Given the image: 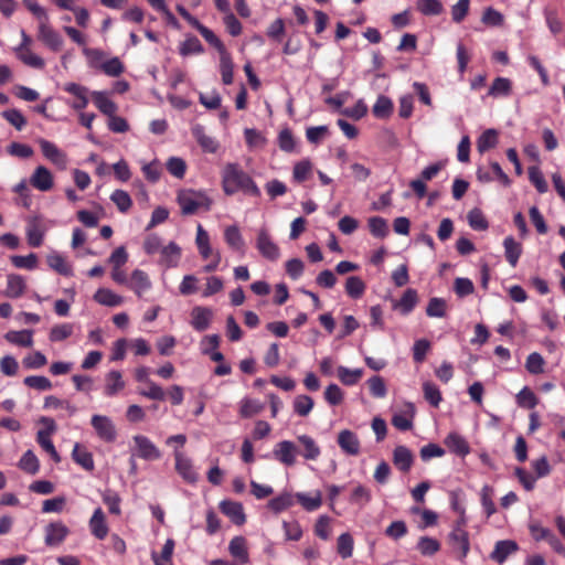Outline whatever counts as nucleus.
Here are the masks:
<instances>
[{
    "label": "nucleus",
    "mask_w": 565,
    "mask_h": 565,
    "mask_svg": "<svg viewBox=\"0 0 565 565\" xmlns=\"http://www.w3.org/2000/svg\"><path fill=\"white\" fill-rule=\"evenodd\" d=\"M298 441L303 447L302 457L307 460H317L321 455V449L316 440L309 435H300Z\"/></svg>",
    "instance_id": "obj_27"
},
{
    "label": "nucleus",
    "mask_w": 565,
    "mask_h": 565,
    "mask_svg": "<svg viewBox=\"0 0 565 565\" xmlns=\"http://www.w3.org/2000/svg\"><path fill=\"white\" fill-rule=\"evenodd\" d=\"M518 550L519 546L516 542L512 540L498 541L490 554V558L499 564H502L511 554L515 553Z\"/></svg>",
    "instance_id": "obj_16"
},
{
    "label": "nucleus",
    "mask_w": 565,
    "mask_h": 565,
    "mask_svg": "<svg viewBox=\"0 0 565 565\" xmlns=\"http://www.w3.org/2000/svg\"><path fill=\"white\" fill-rule=\"evenodd\" d=\"M220 510L236 525H242L246 521L243 505L239 502L223 500L220 503Z\"/></svg>",
    "instance_id": "obj_17"
},
{
    "label": "nucleus",
    "mask_w": 565,
    "mask_h": 565,
    "mask_svg": "<svg viewBox=\"0 0 565 565\" xmlns=\"http://www.w3.org/2000/svg\"><path fill=\"white\" fill-rule=\"evenodd\" d=\"M174 550V541L172 539H168L162 547L161 554L157 555L152 553V559L156 565H173L171 563V557Z\"/></svg>",
    "instance_id": "obj_51"
},
{
    "label": "nucleus",
    "mask_w": 565,
    "mask_h": 565,
    "mask_svg": "<svg viewBox=\"0 0 565 565\" xmlns=\"http://www.w3.org/2000/svg\"><path fill=\"white\" fill-rule=\"evenodd\" d=\"M193 135L203 151L209 153H214L217 151L218 143L212 137L205 135L203 127H195L193 129Z\"/></svg>",
    "instance_id": "obj_38"
},
{
    "label": "nucleus",
    "mask_w": 565,
    "mask_h": 565,
    "mask_svg": "<svg viewBox=\"0 0 565 565\" xmlns=\"http://www.w3.org/2000/svg\"><path fill=\"white\" fill-rule=\"evenodd\" d=\"M445 445L450 452L459 457H466L470 452V446L468 441L458 433H450L445 438Z\"/></svg>",
    "instance_id": "obj_20"
},
{
    "label": "nucleus",
    "mask_w": 565,
    "mask_h": 565,
    "mask_svg": "<svg viewBox=\"0 0 565 565\" xmlns=\"http://www.w3.org/2000/svg\"><path fill=\"white\" fill-rule=\"evenodd\" d=\"M175 458V470L184 479V481L189 483H194L198 481V473L192 466V461L184 457L183 454L177 451L174 454Z\"/></svg>",
    "instance_id": "obj_15"
},
{
    "label": "nucleus",
    "mask_w": 565,
    "mask_h": 565,
    "mask_svg": "<svg viewBox=\"0 0 565 565\" xmlns=\"http://www.w3.org/2000/svg\"><path fill=\"white\" fill-rule=\"evenodd\" d=\"M468 223L476 231H486L489 227L488 221L479 209H472L468 213Z\"/></svg>",
    "instance_id": "obj_62"
},
{
    "label": "nucleus",
    "mask_w": 565,
    "mask_h": 565,
    "mask_svg": "<svg viewBox=\"0 0 565 565\" xmlns=\"http://www.w3.org/2000/svg\"><path fill=\"white\" fill-rule=\"evenodd\" d=\"M362 370H350L345 366L338 367V377L347 386L355 385L362 377Z\"/></svg>",
    "instance_id": "obj_49"
},
{
    "label": "nucleus",
    "mask_w": 565,
    "mask_h": 565,
    "mask_svg": "<svg viewBox=\"0 0 565 565\" xmlns=\"http://www.w3.org/2000/svg\"><path fill=\"white\" fill-rule=\"evenodd\" d=\"M265 408V405L257 399L244 398L241 402L239 414L243 418H249L259 414Z\"/></svg>",
    "instance_id": "obj_44"
},
{
    "label": "nucleus",
    "mask_w": 565,
    "mask_h": 565,
    "mask_svg": "<svg viewBox=\"0 0 565 565\" xmlns=\"http://www.w3.org/2000/svg\"><path fill=\"white\" fill-rule=\"evenodd\" d=\"M214 312L209 307L195 306L191 310V326L194 330L202 332L206 330L213 319Z\"/></svg>",
    "instance_id": "obj_10"
},
{
    "label": "nucleus",
    "mask_w": 565,
    "mask_h": 565,
    "mask_svg": "<svg viewBox=\"0 0 565 565\" xmlns=\"http://www.w3.org/2000/svg\"><path fill=\"white\" fill-rule=\"evenodd\" d=\"M504 255L508 263L515 267L522 254V245L518 243L512 236H508L503 241Z\"/></svg>",
    "instance_id": "obj_28"
},
{
    "label": "nucleus",
    "mask_w": 565,
    "mask_h": 565,
    "mask_svg": "<svg viewBox=\"0 0 565 565\" xmlns=\"http://www.w3.org/2000/svg\"><path fill=\"white\" fill-rule=\"evenodd\" d=\"M345 291L351 298L359 299L365 291V284L360 277L351 276L347 279Z\"/></svg>",
    "instance_id": "obj_47"
},
{
    "label": "nucleus",
    "mask_w": 565,
    "mask_h": 565,
    "mask_svg": "<svg viewBox=\"0 0 565 565\" xmlns=\"http://www.w3.org/2000/svg\"><path fill=\"white\" fill-rule=\"evenodd\" d=\"M369 228L373 236L383 238L388 234L387 222L381 216H372L369 218Z\"/></svg>",
    "instance_id": "obj_57"
},
{
    "label": "nucleus",
    "mask_w": 565,
    "mask_h": 565,
    "mask_svg": "<svg viewBox=\"0 0 565 565\" xmlns=\"http://www.w3.org/2000/svg\"><path fill=\"white\" fill-rule=\"evenodd\" d=\"M104 394L108 397L117 395L125 387V381L119 371L113 370L106 375Z\"/></svg>",
    "instance_id": "obj_25"
},
{
    "label": "nucleus",
    "mask_w": 565,
    "mask_h": 565,
    "mask_svg": "<svg viewBox=\"0 0 565 565\" xmlns=\"http://www.w3.org/2000/svg\"><path fill=\"white\" fill-rule=\"evenodd\" d=\"M516 403L522 408L533 409L539 404V398L530 387L524 386L516 394Z\"/></svg>",
    "instance_id": "obj_45"
},
{
    "label": "nucleus",
    "mask_w": 565,
    "mask_h": 565,
    "mask_svg": "<svg viewBox=\"0 0 565 565\" xmlns=\"http://www.w3.org/2000/svg\"><path fill=\"white\" fill-rule=\"evenodd\" d=\"M371 499L372 494L370 489L362 484L355 487L350 497V501L354 504L360 505L361 508L367 504L371 501Z\"/></svg>",
    "instance_id": "obj_64"
},
{
    "label": "nucleus",
    "mask_w": 565,
    "mask_h": 565,
    "mask_svg": "<svg viewBox=\"0 0 565 565\" xmlns=\"http://www.w3.org/2000/svg\"><path fill=\"white\" fill-rule=\"evenodd\" d=\"M222 189L223 192L231 196L237 192L245 195L259 198L260 189L253 178L245 172L237 163H227L222 170Z\"/></svg>",
    "instance_id": "obj_1"
},
{
    "label": "nucleus",
    "mask_w": 565,
    "mask_h": 565,
    "mask_svg": "<svg viewBox=\"0 0 565 565\" xmlns=\"http://www.w3.org/2000/svg\"><path fill=\"white\" fill-rule=\"evenodd\" d=\"M447 303L445 299L434 297L428 301L426 315L430 318H443L446 316Z\"/></svg>",
    "instance_id": "obj_53"
},
{
    "label": "nucleus",
    "mask_w": 565,
    "mask_h": 565,
    "mask_svg": "<svg viewBox=\"0 0 565 565\" xmlns=\"http://www.w3.org/2000/svg\"><path fill=\"white\" fill-rule=\"evenodd\" d=\"M498 143V132L494 129H487L481 134V136L477 140V149L480 153H483L492 148H494Z\"/></svg>",
    "instance_id": "obj_43"
},
{
    "label": "nucleus",
    "mask_w": 565,
    "mask_h": 565,
    "mask_svg": "<svg viewBox=\"0 0 565 565\" xmlns=\"http://www.w3.org/2000/svg\"><path fill=\"white\" fill-rule=\"evenodd\" d=\"M313 405V399L308 395H298L294 399V411L301 417L308 416L312 411Z\"/></svg>",
    "instance_id": "obj_48"
},
{
    "label": "nucleus",
    "mask_w": 565,
    "mask_h": 565,
    "mask_svg": "<svg viewBox=\"0 0 565 565\" xmlns=\"http://www.w3.org/2000/svg\"><path fill=\"white\" fill-rule=\"evenodd\" d=\"M447 543L451 547V552L459 559L467 557L470 551L469 533L460 529H452L448 534Z\"/></svg>",
    "instance_id": "obj_3"
},
{
    "label": "nucleus",
    "mask_w": 565,
    "mask_h": 565,
    "mask_svg": "<svg viewBox=\"0 0 565 565\" xmlns=\"http://www.w3.org/2000/svg\"><path fill=\"white\" fill-rule=\"evenodd\" d=\"M41 422L47 425V429H41L38 431L36 441L46 452L51 455L55 462H60L61 457L51 440V434L54 429V420L52 418L43 417Z\"/></svg>",
    "instance_id": "obj_8"
},
{
    "label": "nucleus",
    "mask_w": 565,
    "mask_h": 565,
    "mask_svg": "<svg viewBox=\"0 0 565 565\" xmlns=\"http://www.w3.org/2000/svg\"><path fill=\"white\" fill-rule=\"evenodd\" d=\"M72 457L73 460L85 470L92 471L94 469V460L92 454L88 452L85 448L81 447L78 444L74 446Z\"/></svg>",
    "instance_id": "obj_39"
},
{
    "label": "nucleus",
    "mask_w": 565,
    "mask_h": 565,
    "mask_svg": "<svg viewBox=\"0 0 565 565\" xmlns=\"http://www.w3.org/2000/svg\"><path fill=\"white\" fill-rule=\"evenodd\" d=\"M393 463L399 471L406 473L414 463V455L406 446H396L393 451Z\"/></svg>",
    "instance_id": "obj_18"
},
{
    "label": "nucleus",
    "mask_w": 565,
    "mask_h": 565,
    "mask_svg": "<svg viewBox=\"0 0 565 565\" xmlns=\"http://www.w3.org/2000/svg\"><path fill=\"white\" fill-rule=\"evenodd\" d=\"M90 425L102 440L106 443L115 441L117 431L113 420L109 417L104 415H93L90 418Z\"/></svg>",
    "instance_id": "obj_7"
},
{
    "label": "nucleus",
    "mask_w": 565,
    "mask_h": 565,
    "mask_svg": "<svg viewBox=\"0 0 565 565\" xmlns=\"http://www.w3.org/2000/svg\"><path fill=\"white\" fill-rule=\"evenodd\" d=\"M68 527L62 522H52L45 527V544L56 546L68 535Z\"/></svg>",
    "instance_id": "obj_14"
},
{
    "label": "nucleus",
    "mask_w": 565,
    "mask_h": 565,
    "mask_svg": "<svg viewBox=\"0 0 565 565\" xmlns=\"http://www.w3.org/2000/svg\"><path fill=\"white\" fill-rule=\"evenodd\" d=\"M195 241H196V245H198L201 256L204 259L209 258L212 254V249L210 246V237L201 224L198 225V233H196Z\"/></svg>",
    "instance_id": "obj_56"
},
{
    "label": "nucleus",
    "mask_w": 565,
    "mask_h": 565,
    "mask_svg": "<svg viewBox=\"0 0 565 565\" xmlns=\"http://www.w3.org/2000/svg\"><path fill=\"white\" fill-rule=\"evenodd\" d=\"M64 90L75 97L72 107L76 110H82L88 105V89L76 83H67L64 86Z\"/></svg>",
    "instance_id": "obj_22"
},
{
    "label": "nucleus",
    "mask_w": 565,
    "mask_h": 565,
    "mask_svg": "<svg viewBox=\"0 0 565 565\" xmlns=\"http://www.w3.org/2000/svg\"><path fill=\"white\" fill-rule=\"evenodd\" d=\"M26 288L24 278L21 275L10 274L7 277V288L4 296L8 298H20Z\"/></svg>",
    "instance_id": "obj_23"
},
{
    "label": "nucleus",
    "mask_w": 565,
    "mask_h": 565,
    "mask_svg": "<svg viewBox=\"0 0 565 565\" xmlns=\"http://www.w3.org/2000/svg\"><path fill=\"white\" fill-rule=\"evenodd\" d=\"M353 537L350 533H343L338 537L337 551L342 558H349L353 553Z\"/></svg>",
    "instance_id": "obj_54"
},
{
    "label": "nucleus",
    "mask_w": 565,
    "mask_h": 565,
    "mask_svg": "<svg viewBox=\"0 0 565 565\" xmlns=\"http://www.w3.org/2000/svg\"><path fill=\"white\" fill-rule=\"evenodd\" d=\"M233 70L234 63L230 53L227 52L220 55V72L224 85H231L233 83Z\"/></svg>",
    "instance_id": "obj_41"
},
{
    "label": "nucleus",
    "mask_w": 565,
    "mask_h": 565,
    "mask_svg": "<svg viewBox=\"0 0 565 565\" xmlns=\"http://www.w3.org/2000/svg\"><path fill=\"white\" fill-rule=\"evenodd\" d=\"M256 248L264 258L270 262H276L280 257V249L266 228L258 232Z\"/></svg>",
    "instance_id": "obj_5"
},
{
    "label": "nucleus",
    "mask_w": 565,
    "mask_h": 565,
    "mask_svg": "<svg viewBox=\"0 0 565 565\" xmlns=\"http://www.w3.org/2000/svg\"><path fill=\"white\" fill-rule=\"evenodd\" d=\"M89 529L92 534L98 539L104 540L108 534V526L106 523V518L100 508H97L90 520H89Z\"/></svg>",
    "instance_id": "obj_21"
},
{
    "label": "nucleus",
    "mask_w": 565,
    "mask_h": 565,
    "mask_svg": "<svg viewBox=\"0 0 565 565\" xmlns=\"http://www.w3.org/2000/svg\"><path fill=\"white\" fill-rule=\"evenodd\" d=\"M10 260L17 268L32 270L38 266V256L34 253H31L26 256L13 255L11 256Z\"/></svg>",
    "instance_id": "obj_60"
},
{
    "label": "nucleus",
    "mask_w": 565,
    "mask_h": 565,
    "mask_svg": "<svg viewBox=\"0 0 565 565\" xmlns=\"http://www.w3.org/2000/svg\"><path fill=\"white\" fill-rule=\"evenodd\" d=\"M47 265L60 275L71 276L73 274L71 265L66 262L65 257L58 253H53L47 256Z\"/></svg>",
    "instance_id": "obj_35"
},
{
    "label": "nucleus",
    "mask_w": 565,
    "mask_h": 565,
    "mask_svg": "<svg viewBox=\"0 0 565 565\" xmlns=\"http://www.w3.org/2000/svg\"><path fill=\"white\" fill-rule=\"evenodd\" d=\"M38 39L53 52H58L63 47V38L50 25L49 21L39 23Z\"/></svg>",
    "instance_id": "obj_6"
},
{
    "label": "nucleus",
    "mask_w": 565,
    "mask_h": 565,
    "mask_svg": "<svg viewBox=\"0 0 565 565\" xmlns=\"http://www.w3.org/2000/svg\"><path fill=\"white\" fill-rule=\"evenodd\" d=\"M394 106L390 97L380 95L373 105L372 113L379 119H386L393 113Z\"/></svg>",
    "instance_id": "obj_30"
},
{
    "label": "nucleus",
    "mask_w": 565,
    "mask_h": 565,
    "mask_svg": "<svg viewBox=\"0 0 565 565\" xmlns=\"http://www.w3.org/2000/svg\"><path fill=\"white\" fill-rule=\"evenodd\" d=\"M441 544L437 539L420 536L416 548L423 556H434L440 551Z\"/></svg>",
    "instance_id": "obj_32"
},
{
    "label": "nucleus",
    "mask_w": 565,
    "mask_h": 565,
    "mask_svg": "<svg viewBox=\"0 0 565 565\" xmlns=\"http://www.w3.org/2000/svg\"><path fill=\"white\" fill-rule=\"evenodd\" d=\"M40 147H41V151H42L43 156L47 160H50L53 164H55L62 169L66 167V163H67L66 154L61 149H58L55 143H53L49 140L42 139V140H40Z\"/></svg>",
    "instance_id": "obj_13"
},
{
    "label": "nucleus",
    "mask_w": 565,
    "mask_h": 565,
    "mask_svg": "<svg viewBox=\"0 0 565 565\" xmlns=\"http://www.w3.org/2000/svg\"><path fill=\"white\" fill-rule=\"evenodd\" d=\"M512 92V82L507 77H497L492 82L488 95L492 97H507Z\"/></svg>",
    "instance_id": "obj_34"
},
{
    "label": "nucleus",
    "mask_w": 565,
    "mask_h": 565,
    "mask_svg": "<svg viewBox=\"0 0 565 565\" xmlns=\"http://www.w3.org/2000/svg\"><path fill=\"white\" fill-rule=\"evenodd\" d=\"M296 455L297 447L290 440L279 441L273 449L274 458L287 467H291L296 463Z\"/></svg>",
    "instance_id": "obj_9"
},
{
    "label": "nucleus",
    "mask_w": 565,
    "mask_h": 565,
    "mask_svg": "<svg viewBox=\"0 0 565 565\" xmlns=\"http://www.w3.org/2000/svg\"><path fill=\"white\" fill-rule=\"evenodd\" d=\"M99 68L104 74L111 77H118L125 71V66L118 57H111L110 60L100 63Z\"/></svg>",
    "instance_id": "obj_52"
},
{
    "label": "nucleus",
    "mask_w": 565,
    "mask_h": 565,
    "mask_svg": "<svg viewBox=\"0 0 565 565\" xmlns=\"http://www.w3.org/2000/svg\"><path fill=\"white\" fill-rule=\"evenodd\" d=\"M1 115L19 131L22 130L26 125V119L19 109H8L4 110Z\"/></svg>",
    "instance_id": "obj_63"
},
{
    "label": "nucleus",
    "mask_w": 565,
    "mask_h": 565,
    "mask_svg": "<svg viewBox=\"0 0 565 565\" xmlns=\"http://www.w3.org/2000/svg\"><path fill=\"white\" fill-rule=\"evenodd\" d=\"M110 200L121 213H127L132 205L130 195L124 190H115L110 195Z\"/></svg>",
    "instance_id": "obj_50"
},
{
    "label": "nucleus",
    "mask_w": 565,
    "mask_h": 565,
    "mask_svg": "<svg viewBox=\"0 0 565 565\" xmlns=\"http://www.w3.org/2000/svg\"><path fill=\"white\" fill-rule=\"evenodd\" d=\"M544 365L545 361L543 356L537 353L533 352L527 355L526 362H525V369L529 373L537 375L544 372Z\"/></svg>",
    "instance_id": "obj_58"
},
{
    "label": "nucleus",
    "mask_w": 565,
    "mask_h": 565,
    "mask_svg": "<svg viewBox=\"0 0 565 565\" xmlns=\"http://www.w3.org/2000/svg\"><path fill=\"white\" fill-rule=\"evenodd\" d=\"M94 300L107 307H117L122 303V297L107 288H99L94 295Z\"/></svg>",
    "instance_id": "obj_31"
},
{
    "label": "nucleus",
    "mask_w": 565,
    "mask_h": 565,
    "mask_svg": "<svg viewBox=\"0 0 565 565\" xmlns=\"http://www.w3.org/2000/svg\"><path fill=\"white\" fill-rule=\"evenodd\" d=\"M128 286L138 297H141L145 291L150 289L151 281L147 273L141 269H135L131 274Z\"/></svg>",
    "instance_id": "obj_24"
},
{
    "label": "nucleus",
    "mask_w": 565,
    "mask_h": 565,
    "mask_svg": "<svg viewBox=\"0 0 565 565\" xmlns=\"http://www.w3.org/2000/svg\"><path fill=\"white\" fill-rule=\"evenodd\" d=\"M160 263L167 267H175L181 256V248L174 242L163 246L160 252Z\"/></svg>",
    "instance_id": "obj_26"
},
{
    "label": "nucleus",
    "mask_w": 565,
    "mask_h": 565,
    "mask_svg": "<svg viewBox=\"0 0 565 565\" xmlns=\"http://www.w3.org/2000/svg\"><path fill=\"white\" fill-rule=\"evenodd\" d=\"M418 300V295L415 289H407L404 291L399 301L395 305V308H398L403 315H408L413 311Z\"/></svg>",
    "instance_id": "obj_37"
},
{
    "label": "nucleus",
    "mask_w": 565,
    "mask_h": 565,
    "mask_svg": "<svg viewBox=\"0 0 565 565\" xmlns=\"http://www.w3.org/2000/svg\"><path fill=\"white\" fill-rule=\"evenodd\" d=\"M135 448L132 454L145 460H158L161 458L159 448L146 436L136 435L132 437Z\"/></svg>",
    "instance_id": "obj_4"
},
{
    "label": "nucleus",
    "mask_w": 565,
    "mask_h": 565,
    "mask_svg": "<svg viewBox=\"0 0 565 565\" xmlns=\"http://www.w3.org/2000/svg\"><path fill=\"white\" fill-rule=\"evenodd\" d=\"M224 239L231 248L235 250H243L244 239L236 225H231L225 228Z\"/></svg>",
    "instance_id": "obj_40"
},
{
    "label": "nucleus",
    "mask_w": 565,
    "mask_h": 565,
    "mask_svg": "<svg viewBox=\"0 0 565 565\" xmlns=\"http://www.w3.org/2000/svg\"><path fill=\"white\" fill-rule=\"evenodd\" d=\"M295 498L301 504V507L309 512L316 511L322 505V494L320 491H316L315 495L312 497L302 492H298L295 494Z\"/></svg>",
    "instance_id": "obj_33"
},
{
    "label": "nucleus",
    "mask_w": 565,
    "mask_h": 565,
    "mask_svg": "<svg viewBox=\"0 0 565 565\" xmlns=\"http://www.w3.org/2000/svg\"><path fill=\"white\" fill-rule=\"evenodd\" d=\"M228 552L231 556L237 561V564L246 565L249 563L247 540L244 536H234L230 541Z\"/></svg>",
    "instance_id": "obj_11"
},
{
    "label": "nucleus",
    "mask_w": 565,
    "mask_h": 565,
    "mask_svg": "<svg viewBox=\"0 0 565 565\" xmlns=\"http://www.w3.org/2000/svg\"><path fill=\"white\" fill-rule=\"evenodd\" d=\"M177 202L181 207L183 215H193L200 209L210 211L212 199L202 191L181 190L177 195Z\"/></svg>",
    "instance_id": "obj_2"
},
{
    "label": "nucleus",
    "mask_w": 565,
    "mask_h": 565,
    "mask_svg": "<svg viewBox=\"0 0 565 565\" xmlns=\"http://www.w3.org/2000/svg\"><path fill=\"white\" fill-rule=\"evenodd\" d=\"M19 468L30 475H35L39 471V459L32 450H28L23 454L19 461Z\"/></svg>",
    "instance_id": "obj_46"
},
{
    "label": "nucleus",
    "mask_w": 565,
    "mask_h": 565,
    "mask_svg": "<svg viewBox=\"0 0 565 565\" xmlns=\"http://www.w3.org/2000/svg\"><path fill=\"white\" fill-rule=\"evenodd\" d=\"M423 392L425 399L433 405L434 407H438L443 397L439 388L436 384L431 382H425L423 384Z\"/></svg>",
    "instance_id": "obj_59"
},
{
    "label": "nucleus",
    "mask_w": 565,
    "mask_h": 565,
    "mask_svg": "<svg viewBox=\"0 0 565 565\" xmlns=\"http://www.w3.org/2000/svg\"><path fill=\"white\" fill-rule=\"evenodd\" d=\"M94 104L106 116H111L117 111V105L107 97L103 92H95L93 94Z\"/></svg>",
    "instance_id": "obj_36"
},
{
    "label": "nucleus",
    "mask_w": 565,
    "mask_h": 565,
    "mask_svg": "<svg viewBox=\"0 0 565 565\" xmlns=\"http://www.w3.org/2000/svg\"><path fill=\"white\" fill-rule=\"evenodd\" d=\"M167 170L168 172L178 178V179H183L184 175H185V172H186V163L185 161L182 159V158H179V157H171L168 161H167Z\"/></svg>",
    "instance_id": "obj_61"
},
{
    "label": "nucleus",
    "mask_w": 565,
    "mask_h": 565,
    "mask_svg": "<svg viewBox=\"0 0 565 565\" xmlns=\"http://www.w3.org/2000/svg\"><path fill=\"white\" fill-rule=\"evenodd\" d=\"M4 338L10 343L24 348H29L33 344L32 331L30 330L9 331L6 333Z\"/></svg>",
    "instance_id": "obj_42"
},
{
    "label": "nucleus",
    "mask_w": 565,
    "mask_h": 565,
    "mask_svg": "<svg viewBox=\"0 0 565 565\" xmlns=\"http://www.w3.org/2000/svg\"><path fill=\"white\" fill-rule=\"evenodd\" d=\"M417 10L424 15H438L444 7L439 0H417Z\"/></svg>",
    "instance_id": "obj_55"
},
{
    "label": "nucleus",
    "mask_w": 565,
    "mask_h": 565,
    "mask_svg": "<svg viewBox=\"0 0 565 565\" xmlns=\"http://www.w3.org/2000/svg\"><path fill=\"white\" fill-rule=\"evenodd\" d=\"M338 445L347 455L358 456L361 444L355 433L343 429L338 435Z\"/></svg>",
    "instance_id": "obj_12"
},
{
    "label": "nucleus",
    "mask_w": 565,
    "mask_h": 565,
    "mask_svg": "<svg viewBox=\"0 0 565 565\" xmlns=\"http://www.w3.org/2000/svg\"><path fill=\"white\" fill-rule=\"evenodd\" d=\"M295 503V495H292L289 492H282L279 495L273 498L268 501L267 508L273 511L274 513L278 514L290 507H292Z\"/></svg>",
    "instance_id": "obj_29"
},
{
    "label": "nucleus",
    "mask_w": 565,
    "mask_h": 565,
    "mask_svg": "<svg viewBox=\"0 0 565 565\" xmlns=\"http://www.w3.org/2000/svg\"><path fill=\"white\" fill-rule=\"evenodd\" d=\"M30 183L40 191H49L53 186V175L47 168L40 166L31 175Z\"/></svg>",
    "instance_id": "obj_19"
}]
</instances>
